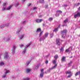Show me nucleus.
Returning <instances> with one entry per match:
<instances>
[{
    "mask_svg": "<svg viewBox=\"0 0 80 80\" xmlns=\"http://www.w3.org/2000/svg\"><path fill=\"white\" fill-rule=\"evenodd\" d=\"M67 32V30L66 29L64 30L61 32V35L62 36V38H65V35H66Z\"/></svg>",
    "mask_w": 80,
    "mask_h": 80,
    "instance_id": "1",
    "label": "nucleus"
},
{
    "mask_svg": "<svg viewBox=\"0 0 80 80\" xmlns=\"http://www.w3.org/2000/svg\"><path fill=\"white\" fill-rule=\"evenodd\" d=\"M4 71L5 72H4L5 75L2 76V78H5L6 77V75H7V74L10 72V71L7 69H5Z\"/></svg>",
    "mask_w": 80,
    "mask_h": 80,
    "instance_id": "2",
    "label": "nucleus"
},
{
    "mask_svg": "<svg viewBox=\"0 0 80 80\" xmlns=\"http://www.w3.org/2000/svg\"><path fill=\"white\" fill-rule=\"evenodd\" d=\"M48 33L47 32L45 33L44 36L42 37V38H41V41H42V40H45L47 37H48Z\"/></svg>",
    "mask_w": 80,
    "mask_h": 80,
    "instance_id": "3",
    "label": "nucleus"
},
{
    "mask_svg": "<svg viewBox=\"0 0 80 80\" xmlns=\"http://www.w3.org/2000/svg\"><path fill=\"white\" fill-rule=\"evenodd\" d=\"M8 25H9V23H8L6 24H3L1 25L0 26V27L1 28H3V27H5V26L6 27H8Z\"/></svg>",
    "mask_w": 80,
    "mask_h": 80,
    "instance_id": "4",
    "label": "nucleus"
},
{
    "mask_svg": "<svg viewBox=\"0 0 80 80\" xmlns=\"http://www.w3.org/2000/svg\"><path fill=\"white\" fill-rule=\"evenodd\" d=\"M57 67V64H55L54 66L52 67L51 68H50L49 70H47L48 72V73H50L51 70H53V69H54L55 68H56Z\"/></svg>",
    "mask_w": 80,
    "mask_h": 80,
    "instance_id": "5",
    "label": "nucleus"
},
{
    "mask_svg": "<svg viewBox=\"0 0 80 80\" xmlns=\"http://www.w3.org/2000/svg\"><path fill=\"white\" fill-rule=\"evenodd\" d=\"M30 45H31V42L29 43L28 45H26V47H25V49L22 51V53H25L26 52V48H28V47L30 46Z\"/></svg>",
    "mask_w": 80,
    "mask_h": 80,
    "instance_id": "6",
    "label": "nucleus"
},
{
    "mask_svg": "<svg viewBox=\"0 0 80 80\" xmlns=\"http://www.w3.org/2000/svg\"><path fill=\"white\" fill-rule=\"evenodd\" d=\"M43 70H44V69H42L41 70V73L40 74V78H43V74H44Z\"/></svg>",
    "mask_w": 80,
    "mask_h": 80,
    "instance_id": "7",
    "label": "nucleus"
},
{
    "mask_svg": "<svg viewBox=\"0 0 80 80\" xmlns=\"http://www.w3.org/2000/svg\"><path fill=\"white\" fill-rule=\"evenodd\" d=\"M56 17H58V16H59V13H62V12L60 10H58L56 11Z\"/></svg>",
    "mask_w": 80,
    "mask_h": 80,
    "instance_id": "8",
    "label": "nucleus"
},
{
    "mask_svg": "<svg viewBox=\"0 0 80 80\" xmlns=\"http://www.w3.org/2000/svg\"><path fill=\"white\" fill-rule=\"evenodd\" d=\"M15 48H16V46H13L12 50V54H15Z\"/></svg>",
    "mask_w": 80,
    "mask_h": 80,
    "instance_id": "9",
    "label": "nucleus"
},
{
    "mask_svg": "<svg viewBox=\"0 0 80 80\" xmlns=\"http://www.w3.org/2000/svg\"><path fill=\"white\" fill-rule=\"evenodd\" d=\"M60 39H57L56 42V43L57 45L59 46L60 45Z\"/></svg>",
    "mask_w": 80,
    "mask_h": 80,
    "instance_id": "10",
    "label": "nucleus"
},
{
    "mask_svg": "<svg viewBox=\"0 0 80 80\" xmlns=\"http://www.w3.org/2000/svg\"><path fill=\"white\" fill-rule=\"evenodd\" d=\"M80 17V12H78L77 14H75L74 15V18H76L77 17Z\"/></svg>",
    "mask_w": 80,
    "mask_h": 80,
    "instance_id": "11",
    "label": "nucleus"
},
{
    "mask_svg": "<svg viewBox=\"0 0 80 80\" xmlns=\"http://www.w3.org/2000/svg\"><path fill=\"white\" fill-rule=\"evenodd\" d=\"M3 39L5 41V42H7V41H10V38H6V37L3 38Z\"/></svg>",
    "mask_w": 80,
    "mask_h": 80,
    "instance_id": "12",
    "label": "nucleus"
},
{
    "mask_svg": "<svg viewBox=\"0 0 80 80\" xmlns=\"http://www.w3.org/2000/svg\"><path fill=\"white\" fill-rule=\"evenodd\" d=\"M4 58L5 59H7V58H8V52H6L5 53V54Z\"/></svg>",
    "mask_w": 80,
    "mask_h": 80,
    "instance_id": "13",
    "label": "nucleus"
},
{
    "mask_svg": "<svg viewBox=\"0 0 80 80\" xmlns=\"http://www.w3.org/2000/svg\"><path fill=\"white\" fill-rule=\"evenodd\" d=\"M39 67V66L38 65L34 67V70H37L38 68Z\"/></svg>",
    "mask_w": 80,
    "mask_h": 80,
    "instance_id": "14",
    "label": "nucleus"
},
{
    "mask_svg": "<svg viewBox=\"0 0 80 80\" xmlns=\"http://www.w3.org/2000/svg\"><path fill=\"white\" fill-rule=\"evenodd\" d=\"M12 7V6H10L8 8H6V10H10Z\"/></svg>",
    "mask_w": 80,
    "mask_h": 80,
    "instance_id": "15",
    "label": "nucleus"
},
{
    "mask_svg": "<svg viewBox=\"0 0 80 80\" xmlns=\"http://www.w3.org/2000/svg\"><path fill=\"white\" fill-rule=\"evenodd\" d=\"M7 2H4L3 3V4L2 5L3 7H6V6H7Z\"/></svg>",
    "mask_w": 80,
    "mask_h": 80,
    "instance_id": "16",
    "label": "nucleus"
},
{
    "mask_svg": "<svg viewBox=\"0 0 80 80\" xmlns=\"http://www.w3.org/2000/svg\"><path fill=\"white\" fill-rule=\"evenodd\" d=\"M35 21L37 23H40V19H36L35 20Z\"/></svg>",
    "mask_w": 80,
    "mask_h": 80,
    "instance_id": "17",
    "label": "nucleus"
},
{
    "mask_svg": "<svg viewBox=\"0 0 80 80\" xmlns=\"http://www.w3.org/2000/svg\"><path fill=\"white\" fill-rule=\"evenodd\" d=\"M72 61H70L69 63L68 64V67H70L72 65Z\"/></svg>",
    "mask_w": 80,
    "mask_h": 80,
    "instance_id": "18",
    "label": "nucleus"
},
{
    "mask_svg": "<svg viewBox=\"0 0 80 80\" xmlns=\"http://www.w3.org/2000/svg\"><path fill=\"white\" fill-rule=\"evenodd\" d=\"M4 62H0V65L1 66H2V65H4Z\"/></svg>",
    "mask_w": 80,
    "mask_h": 80,
    "instance_id": "19",
    "label": "nucleus"
},
{
    "mask_svg": "<svg viewBox=\"0 0 80 80\" xmlns=\"http://www.w3.org/2000/svg\"><path fill=\"white\" fill-rule=\"evenodd\" d=\"M65 57H62V62H65Z\"/></svg>",
    "mask_w": 80,
    "mask_h": 80,
    "instance_id": "20",
    "label": "nucleus"
},
{
    "mask_svg": "<svg viewBox=\"0 0 80 80\" xmlns=\"http://www.w3.org/2000/svg\"><path fill=\"white\" fill-rule=\"evenodd\" d=\"M30 78H24L22 79V80H30Z\"/></svg>",
    "mask_w": 80,
    "mask_h": 80,
    "instance_id": "21",
    "label": "nucleus"
},
{
    "mask_svg": "<svg viewBox=\"0 0 80 80\" xmlns=\"http://www.w3.org/2000/svg\"><path fill=\"white\" fill-rule=\"evenodd\" d=\"M66 74H70V75H71V74H72L73 73H72L70 71H67L66 73Z\"/></svg>",
    "mask_w": 80,
    "mask_h": 80,
    "instance_id": "22",
    "label": "nucleus"
},
{
    "mask_svg": "<svg viewBox=\"0 0 80 80\" xmlns=\"http://www.w3.org/2000/svg\"><path fill=\"white\" fill-rule=\"evenodd\" d=\"M37 9V8H36V7H34L32 8V10H35V11H36Z\"/></svg>",
    "mask_w": 80,
    "mask_h": 80,
    "instance_id": "23",
    "label": "nucleus"
},
{
    "mask_svg": "<svg viewBox=\"0 0 80 80\" xmlns=\"http://www.w3.org/2000/svg\"><path fill=\"white\" fill-rule=\"evenodd\" d=\"M19 5V3L18 2H17L15 4V7H17L18 6V5Z\"/></svg>",
    "mask_w": 80,
    "mask_h": 80,
    "instance_id": "24",
    "label": "nucleus"
},
{
    "mask_svg": "<svg viewBox=\"0 0 80 80\" xmlns=\"http://www.w3.org/2000/svg\"><path fill=\"white\" fill-rule=\"evenodd\" d=\"M40 32V28H38L37 29L36 31V32L37 33H38V32Z\"/></svg>",
    "mask_w": 80,
    "mask_h": 80,
    "instance_id": "25",
    "label": "nucleus"
},
{
    "mask_svg": "<svg viewBox=\"0 0 80 80\" xmlns=\"http://www.w3.org/2000/svg\"><path fill=\"white\" fill-rule=\"evenodd\" d=\"M54 35V34H53V33H50V37H51V38H52L53 36V35Z\"/></svg>",
    "mask_w": 80,
    "mask_h": 80,
    "instance_id": "26",
    "label": "nucleus"
},
{
    "mask_svg": "<svg viewBox=\"0 0 80 80\" xmlns=\"http://www.w3.org/2000/svg\"><path fill=\"white\" fill-rule=\"evenodd\" d=\"M80 71H79L78 72H77L76 74H75V76H77V75H80Z\"/></svg>",
    "mask_w": 80,
    "mask_h": 80,
    "instance_id": "27",
    "label": "nucleus"
},
{
    "mask_svg": "<svg viewBox=\"0 0 80 80\" xmlns=\"http://www.w3.org/2000/svg\"><path fill=\"white\" fill-rule=\"evenodd\" d=\"M58 55H56L55 56L54 58L56 60H57V58H58Z\"/></svg>",
    "mask_w": 80,
    "mask_h": 80,
    "instance_id": "28",
    "label": "nucleus"
},
{
    "mask_svg": "<svg viewBox=\"0 0 80 80\" xmlns=\"http://www.w3.org/2000/svg\"><path fill=\"white\" fill-rule=\"evenodd\" d=\"M20 31H21V29H20L19 30H18V31H17L16 32V34H19V33L20 32Z\"/></svg>",
    "mask_w": 80,
    "mask_h": 80,
    "instance_id": "29",
    "label": "nucleus"
},
{
    "mask_svg": "<svg viewBox=\"0 0 80 80\" xmlns=\"http://www.w3.org/2000/svg\"><path fill=\"white\" fill-rule=\"evenodd\" d=\"M26 72H28V73H29L30 72V69H26Z\"/></svg>",
    "mask_w": 80,
    "mask_h": 80,
    "instance_id": "30",
    "label": "nucleus"
},
{
    "mask_svg": "<svg viewBox=\"0 0 80 80\" xmlns=\"http://www.w3.org/2000/svg\"><path fill=\"white\" fill-rule=\"evenodd\" d=\"M41 3L43 4L44 3V0H40Z\"/></svg>",
    "mask_w": 80,
    "mask_h": 80,
    "instance_id": "31",
    "label": "nucleus"
},
{
    "mask_svg": "<svg viewBox=\"0 0 80 80\" xmlns=\"http://www.w3.org/2000/svg\"><path fill=\"white\" fill-rule=\"evenodd\" d=\"M61 52H63V48H62L60 49Z\"/></svg>",
    "mask_w": 80,
    "mask_h": 80,
    "instance_id": "32",
    "label": "nucleus"
},
{
    "mask_svg": "<svg viewBox=\"0 0 80 80\" xmlns=\"http://www.w3.org/2000/svg\"><path fill=\"white\" fill-rule=\"evenodd\" d=\"M23 37H24V35H22L20 37V39L21 40V39H22L23 38Z\"/></svg>",
    "mask_w": 80,
    "mask_h": 80,
    "instance_id": "33",
    "label": "nucleus"
},
{
    "mask_svg": "<svg viewBox=\"0 0 80 80\" xmlns=\"http://www.w3.org/2000/svg\"><path fill=\"white\" fill-rule=\"evenodd\" d=\"M2 11H4V10H7V8H6V7L2 8Z\"/></svg>",
    "mask_w": 80,
    "mask_h": 80,
    "instance_id": "34",
    "label": "nucleus"
},
{
    "mask_svg": "<svg viewBox=\"0 0 80 80\" xmlns=\"http://www.w3.org/2000/svg\"><path fill=\"white\" fill-rule=\"evenodd\" d=\"M57 31H58V29H57V28H56L54 30H53V32H56Z\"/></svg>",
    "mask_w": 80,
    "mask_h": 80,
    "instance_id": "35",
    "label": "nucleus"
},
{
    "mask_svg": "<svg viewBox=\"0 0 80 80\" xmlns=\"http://www.w3.org/2000/svg\"><path fill=\"white\" fill-rule=\"evenodd\" d=\"M68 22V19H66L64 21V22L65 23H67V22Z\"/></svg>",
    "mask_w": 80,
    "mask_h": 80,
    "instance_id": "36",
    "label": "nucleus"
},
{
    "mask_svg": "<svg viewBox=\"0 0 80 80\" xmlns=\"http://www.w3.org/2000/svg\"><path fill=\"white\" fill-rule=\"evenodd\" d=\"M66 52H70V49H69V48H68L67 49H66L65 51Z\"/></svg>",
    "mask_w": 80,
    "mask_h": 80,
    "instance_id": "37",
    "label": "nucleus"
},
{
    "mask_svg": "<svg viewBox=\"0 0 80 80\" xmlns=\"http://www.w3.org/2000/svg\"><path fill=\"white\" fill-rule=\"evenodd\" d=\"M53 20V18H50L48 19L49 21H52Z\"/></svg>",
    "mask_w": 80,
    "mask_h": 80,
    "instance_id": "38",
    "label": "nucleus"
},
{
    "mask_svg": "<svg viewBox=\"0 0 80 80\" xmlns=\"http://www.w3.org/2000/svg\"><path fill=\"white\" fill-rule=\"evenodd\" d=\"M43 31H42L41 29H40V35H42L43 34Z\"/></svg>",
    "mask_w": 80,
    "mask_h": 80,
    "instance_id": "39",
    "label": "nucleus"
},
{
    "mask_svg": "<svg viewBox=\"0 0 80 80\" xmlns=\"http://www.w3.org/2000/svg\"><path fill=\"white\" fill-rule=\"evenodd\" d=\"M69 49L70 51H72V47H71L69 48Z\"/></svg>",
    "mask_w": 80,
    "mask_h": 80,
    "instance_id": "40",
    "label": "nucleus"
},
{
    "mask_svg": "<svg viewBox=\"0 0 80 80\" xmlns=\"http://www.w3.org/2000/svg\"><path fill=\"white\" fill-rule=\"evenodd\" d=\"M72 74H70V75H68V78H70V77H72Z\"/></svg>",
    "mask_w": 80,
    "mask_h": 80,
    "instance_id": "41",
    "label": "nucleus"
},
{
    "mask_svg": "<svg viewBox=\"0 0 80 80\" xmlns=\"http://www.w3.org/2000/svg\"><path fill=\"white\" fill-rule=\"evenodd\" d=\"M20 48H22V47H24V45H23V44H22L20 46Z\"/></svg>",
    "mask_w": 80,
    "mask_h": 80,
    "instance_id": "42",
    "label": "nucleus"
},
{
    "mask_svg": "<svg viewBox=\"0 0 80 80\" xmlns=\"http://www.w3.org/2000/svg\"><path fill=\"white\" fill-rule=\"evenodd\" d=\"M52 63L54 64H55L56 63V61H55V60H54L52 61Z\"/></svg>",
    "mask_w": 80,
    "mask_h": 80,
    "instance_id": "43",
    "label": "nucleus"
},
{
    "mask_svg": "<svg viewBox=\"0 0 80 80\" xmlns=\"http://www.w3.org/2000/svg\"><path fill=\"white\" fill-rule=\"evenodd\" d=\"M26 23V22H25V21H24L22 22V24L23 25H25Z\"/></svg>",
    "mask_w": 80,
    "mask_h": 80,
    "instance_id": "44",
    "label": "nucleus"
},
{
    "mask_svg": "<svg viewBox=\"0 0 80 80\" xmlns=\"http://www.w3.org/2000/svg\"><path fill=\"white\" fill-rule=\"evenodd\" d=\"M30 63V61L28 62H27L26 64H27V65H28Z\"/></svg>",
    "mask_w": 80,
    "mask_h": 80,
    "instance_id": "45",
    "label": "nucleus"
},
{
    "mask_svg": "<svg viewBox=\"0 0 80 80\" xmlns=\"http://www.w3.org/2000/svg\"><path fill=\"white\" fill-rule=\"evenodd\" d=\"M79 5H80V3H78L77 4H76V6H78Z\"/></svg>",
    "mask_w": 80,
    "mask_h": 80,
    "instance_id": "46",
    "label": "nucleus"
},
{
    "mask_svg": "<svg viewBox=\"0 0 80 80\" xmlns=\"http://www.w3.org/2000/svg\"><path fill=\"white\" fill-rule=\"evenodd\" d=\"M45 63L46 64H47V63H48V61H47Z\"/></svg>",
    "mask_w": 80,
    "mask_h": 80,
    "instance_id": "47",
    "label": "nucleus"
},
{
    "mask_svg": "<svg viewBox=\"0 0 80 80\" xmlns=\"http://www.w3.org/2000/svg\"><path fill=\"white\" fill-rule=\"evenodd\" d=\"M48 8V5H46L45 8Z\"/></svg>",
    "mask_w": 80,
    "mask_h": 80,
    "instance_id": "48",
    "label": "nucleus"
},
{
    "mask_svg": "<svg viewBox=\"0 0 80 80\" xmlns=\"http://www.w3.org/2000/svg\"><path fill=\"white\" fill-rule=\"evenodd\" d=\"M30 5H31V4H28V7H30Z\"/></svg>",
    "mask_w": 80,
    "mask_h": 80,
    "instance_id": "49",
    "label": "nucleus"
},
{
    "mask_svg": "<svg viewBox=\"0 0 80 80\" xmlns=\"http://www.w3.org/2000/svg\"><path fill=\"white\" fill-rule=\"evenodd\" d=\"M11 16H12L13 15V14L12 13H11L10 14Z\"/></svg>",
    "mask_w": 80,
    "mask_h": 80,
    "instance_id": "50",
    "label": "nucleus"
},
{
    "mask_svg": "<svg viewBox=\"0 0 80 80\" xmlns=\"http://www.w3.org/2000/svg\"><path fill=\"white\" fill-rule=\"evenodd\" d=\"M12 78L13 79H14L15 78V77H12Z\"/></svg>",
    "mask_w": 80,
    "mask_h": 80,
    "instance_id": "51",
    "label": "nucleus"
},
{
    "mask_svg": "<svg viewBox=\"0 0 80 80\" xmlns=\"http://www.w3.org/2000/svg\"><path fill=\"white\" fill-rule=\"evenodd\" d=\"M42 21H43V19H40V22H42Z\"/></svg>",
    "mask_w": 80,
    "mask_h": 80,
    "instance_id": "52",
    "label": "nucleus"
},
{
    "mask_svg": "<svg viewBox=\"0 0 80 80\" xmlns=\"http://www.w3.org/2000/svg\"><path fill=\"white\" fill-rule=\"evenodd\" d=\"M26 0H22V2H24Z\"/></svg>",
    "mask_w": 80,
    "mask_h": 80,
    "instance_id": "53",
    "label": "nucleus"
},
{
    "mask_svg": "<svg viewBox=\"0 0 80 80\" xmlns=\"http://www.w3.org/2000/svg\"><path fill=\"white\" fill-rule=\"evenodd\" d=\"M78 10H80V7L79 8Z\"/></svg>",
    "mask_w": 80,
    "mask_h": 80,
    "instance_id": "54",
    "label": "nucleus"
},
{
    "mask_svg": "<svg viewBox=\"0 0 80 80\" xmlns=\"http://www.w3.org/2000/svg\"><path fill=\"white\" fill-rule=\"evenodd\" d=\"M43 26H45V24H43Z\"/></svg>",
    "mask_w": 80,
    "mask_h": 80,
    "instance_id": "55",
    "label": "nucleus"
},
{
    "mask_svg": "<svg viewBox=\"0 0 80 80\" xmlns=\"http://www.w3.org/2000/svg\"><path fill=\"white\" fill-rule=\"evenodd\" d=\"M39 37H40V33H39Z\"/></svg>",
    "mask_w": 80,
    "mask_h": 80,
    "instance_id": "56",
    "label": "nucleus"
},
{
    "mask_svg": "<svg viewBox=\"0 0 80 80\" xmlns=\"http://www.w3.org/2000/svg\"><path fill=\"white\" fill-rule=\"evenodd\" d=\"M70 58H72V56Z\"/></svg>",
    "mask_w": 80,
    "mask_h": 80,
    "instance_id": "57",
    "label": "nucleus"
},
{
    "mask_svg": "<svg viewBox=\"0 0 80 80\" xmlns=\"http://www.w3.org/2000/svg\"><path fill=\"white\" fill-rule=\"evenodd\" d=\"M60 25L59 26V27H60Z\"/></svg>",
    "mask_w": 80,
    "mask_h": 80,
    "instance_id": "58",
    "label": "nucleus"
},
{
    "mask_svg": "<svg viewBox=\"0 0 80 80\" xmlns=\"http://www.w3.org/2000/svg\"><path fill=\"white\" fill-rule=\"evenodd\" d=\"M39 41H40V39H39Z\"/></svg>",
    "mask_w": 80,
    "mask_h": 80,
    "instance_id": "59",
    "label": "nucleus"
},
{
    "mask_svg": "<svg viewBox=\"0 0 80 80\" xmlns=\"http://www.w3.org/2000/svg\"><path fill=\"white\" fill-rule=\"evenodd\" d=\"M0 3H1V2L0 1Z\"/></svg>",
    "mask_w": 80,
    "mask_h": 80,
    "instance_id": "60",
    "label": "nucleus"
},
{
    "mask_svg": "<svg viewBox=\"0 0 80 80\" xmlns=\"http://www.w3.org/2000/svg\"><path fill=\"white\" fill-rule=\"evenodd\" d=\"M45 73H46V72H45Z\"/></svg>",
    "mask_w": 80,
    "mask_h": 80,
    "instance_id": "61",
    "label": "nucleus"
},
{
    "mask_svg": "<svg viewBox=\"0 0 80 80\" xmlns=\"http://www.w3.org/2000/svg\"><path fill=\"white\" fill-rule=\"evenodd\" d=\"M42 16H41V17H42Z\"/></svg>",
    "mask_w": 80,
    "mask_h": 80,
    "instance_id": "62",
    "label": "nucleus"
},
{
    "mask_svg": "<svg viewBox=\"0 0 80 80\" xmlns=\"http://www.w3.org/2000/svg\"><path fill=\"white\" fill-rule=\"evenodd\" d=\"M79 36H80V34L79 35Z\"/></svg>",
    "mask_w": 80,
    "mask_h": 80,
    "instance_id": "63",
    "label": "nucleus"
},
{
    "mask_svg": "<svg viewBox=\"0 0 80 80\" xmlns=\"http://www.w3.org/2000/svg\"><path fill=\"white\" fill-rule=\"evenodd\" d=\"M79 22H80V21H79Z\"/></svg>",
    "mask_w": 80,
    "mask_h": 80,
    "instance_id": "64",
    "label": "nucleus"
}]
</instances>
